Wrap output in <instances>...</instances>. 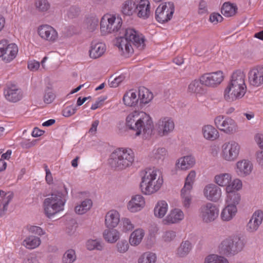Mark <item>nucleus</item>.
Wrapping results in <instances>:
<instances>
[{
	"label": "nucleus",
	"mask_w": 263,
	"mask_h": 263,
	"mask_svg": "<svg viewBox=\"0 0 263 263\" xmlns=\"http://www.w3.org/2000/svg\"><path fill=\"white\" fill-rule=\"evenodd\" d=\"M2 42L3 43V60L6 62H9L15 58L18 52L17 47L15 44L7 45V41H3Z\"/></svg>",
	"instance_id": "19"
},
{
	"label": "nucleus",
	"mask_w": 263,
	"mask_h": 263,
	"mask_svg": "<svg viewBox=\"0 0 263 263\" xmlns=\"http://www.w3.org/2000/svg\"><path fill=\"white\" fill-rule=\"evenodd\" d=\"M223 80V73L221 71L205 73L201 77V82L205 86L210 87H217Z\"/></svg>",
	"instance_id": "13"
},
{
	"label": "nucleus",
	"mask_w": 263,
	"mask_h": 263,
	"mask_svg": "<svg viewBox=\"0 0 263 263\" xmlns=\"http://www.w3.org/2000/svg\"><path fill=\"white\" fill-rule=\"evenodd\" d=\"M140 106L148 103L153 98V93L145 87H140L138 89V97Z\"/></svg>",
	"instance_id": "28"
},
{
	"label": "nucleus",
	"mask_w": 263,
	"mask_h": 263,
	"mask_svg": "<svg viewBox=\"0 0 263 263\" xmlns=\"http://www.w3.org/2000/svg\"><path fill=\"white\" fill-rule=\"evenodd\" d=\"M237 211V209L235 206L227 205L222 211L221 218L223 221H230L235 215Z\"/></svg>",
	"instance_id": "32"
},
{
	"label": "nucleus",
	"mask_w": 263,
	"mask_h": 263,
	"mask_svg": "<svg viewBox=\"0 0 263 263\" xmlns=\"http://www.w3.org/2000/svg\"><path fill=\"white\" fill-rule=\"evenodd\" d=\"M205 263H228V261L223 257L213 254L208 256L205 258Z\"/></svg>",
	"instance_id": "50"
},
{
	"label": "nucleus",
	"mask_w": 263,
	"mask_h": 263,
	"mask_svg": "<svg viewBox=\"0 0 263 263\" xmlns=\"http://www.w3.org/2000/svg\"><path fill=\"white\" fill-rule=\"evenodd\" d=\"M122 24L121 18L109 14L104 15L100 22L101 31L103 34L119 32L116 45L122 51L124 47L127 54L133 52L132 45L139 50L144 49L145 47L144 36L132 28L121 29Z\"/></svg>",
	"instance_id": "1"
},
{
	"label": "nucleus",
	"mask_w": 263,
	"mask_h": 263,
	"mask_svg": "<svg viewBox=\"0 0 263 263\" xmlns=\"http://www.w3.org/2000/svg\"><path fill=\"white\" fill-rule=\"evenodd\" d=\"M120 215L119 213L115 210L110 211L106 215L105 223L107 228L114 229L119 224Z\"/></svg>",
	"instance_id": "25"
},
{
	"label": "nucleus",
	"mask_w": 263,
	"mask_h": 263,
	"mask_svg": "<svg viewBox=\"0 0 263 263\" xmlns=\"http://www.w3.org/2000/svg\"><path fill=\"white\" fill-rule=\"evenodd\" d=\"M173 3H165L160 5L155 11V18L159 23H164L170 21L174 13Z\"/></svg>",
	"instance_id": "7"
},
{
	"label": "nucleus",
	"mask_w": 263,
	"mask_h": 263,
	"mask_svg": "<svg viewBox=\"0 0 263 263\" xmlns=\"http://www.w3.org/2000/svg\"><path fill=\"white\" fill-rule=\"evenodd\" d=\"M79 13L80 9L78 7L71 6L69 8L67 14L69 17L72 18L78 16Z\"/></svg>",
	"instance_id": "59"
},
{
	"label": "nucleus",
	"mask_w": 263,
	"mask_h": 263,
	"mask_svg": "<svg viewBox=\"0 0 263 263\" xmlns=\"http://www.w3.org/2000/svg\"><path fill=\"white\" fill-rule=\"evenodd\" d=\"M249 81L251 85L255 87L263 84V66L250 70L249 73Z\"/></svg>",
	"instance_id": "18"
},
{
	"label": "nucleus",
	"mask_w": 263,
	"mask_h": 263,
	"mask_svg": "<svg viewBox=\"0 0 263 263\" xmlns=\"http://www.w3.org/2000/svg\"><path fill=\"white\" fill-rule=\"evenodd\" d=\"M40 66V63L35 60L30 61L28 63V68L32 71H36Z\"/></svg>",
	"instance_id": "60"
},
{
	"label": "nucleus",
	"mask_w": 263,
	"mask_h": 263,
	"mask_svg": "<svg viewBox=\"0 0 263 263\" xmlns=\"http://www.w3.org/2000/svg\"><path fill=\"white\" fill-rule=\"evenodd\" d=\"M144 235V232L143 230L137 229L130 234L129 242L132 246H137L141 242Z\"/></svg>",
	"instance_id": "37"
},
{
	"label": "nucleus",
	"mask_w": 263,
	"mask_h": 263,
	"mask_svg": "<svg viewBox=\"0 0 263 263\" xmlns=\"http://www.w3.org/2000/svg\"><path fill=\"white\" fill-rule=\"evenodd\" d=\"M123 101L125 105L133 107L138 104L139 99L136 92L130 90L124 94L123 98Z\"/></svg>",
	"instance_id": "30"
},
{
	"label": "nucleus",
	"mask_w": 263,
	"mask_h": 263,
	"mask_svg": "<svg viewBox=\"0 0 263 263\" xmlns=\"http://www.w3.org/2000/svg\"><path fill=\"white\" fill-rule=\"evenodd\" d=\"M77 110V106L72 105L66 107L62 111V115L65 117H69L74 115Z\"/></svg>",
	"instance_id": "55"
},
{
	"label": "nucleus",
	"mask_w": 263,
	"mask_h": 263,
	"mask_svg": "<svg viewBox=\"0 0 263 263\" xmlns=\"http://www.w3.org/2000/svg\"><path fill=\"white\" fill-rule=\"evenodd\" d=\"M228 84L246 86L245 84V74L241 70H237L231 76V78Z\"/></svg>",
	"instance_id": "29"
},
{
	"label": "nucleus",
	"mask_w": 263,
	"mask_h": 263,
	"mask_svg": "<svg viewBox=\"0 0 263 263\" xmlns=\"http://www.w3.org/2000/svg\"><path fill=\"white\" fill-rule=\"evenodd\" d=\"M41 243L40 238L35 236H29L23 241L22 245L26 248L33 249L37 247Z\"/></svg>",
	"instance_id": "36"
},
{
	"label": "nucleus",
	"mask_w": 263,
	"mask_h": 263,
	"mask_svg": "<svg viewBox=\"0 0 263 263\" xmlns=\"http://www.w3.org/2000/svg\"><path fill=\"white\" fill-rule=\"evenodd\" d=\"M138 16L143 19L147 18L151 13L150 4L148 0H141L136 6Z\"/></svg>",
	"instance_id": "26"
},
{
	"label": "nucleus",
	"mask_w": 263,
	"mask_h": 263,
	"mask_svg": "<svg viewBox=\"0 0 263 263\" xmlns=\"http://www.w3.org/2000/svg\"><path fill=\"white\" fill-rule=\"evenodd\" d=\"M126 125L130 129L136 132V136L142 133L151 135L154 125L151 117L143 111H134L126 119Z\"/></svg>",
	"instance_id": "2"
},
{
	"label": "nucleus",
	"mask_w": 263,
	"mask_h": 263,
	"mask_svg": "<svg viewBox=\"0 0 263 263\" xmlns=\"http://www.w3.org/2000/svg\"><path fill=\"white\" fill-rule=\"evenodd\" d=\"M167 211V203L163 200L159 201L154 209V214L157 217L162 218L165 215Z\"/></svg>",
	"instance_id": "39"
},
{
	"label": "nucleus",
	"mask_w": 263,
	"mask_h": 263,
	"mask_svg": "<svg viewBox=\"0 0 263 263\" xmlns=\"http://www.w3.org/2000/svg\"><path fill=\"white\" fill-rule=\"evenodd\" d=\"M141 175L140 188L144 194H153L161 187L163 181L161 172L157 168H146L141 172Z\"/></svg>",
	"instance_id": "3"
},
{
	"label": "nucleus",
	"mask_w": 263,
	"mask_h": 263,
	"mask_svg": "<svg viewBox=\"0 0 263 263\" xmlns=\"http://www.w3.org/2000/svg\"><path fill=\"white\" fill-rule=\"evenodd\" d=\"M136 5L132 0H127L124 2L122 7V12L126 15H132L133 13L136 9Z\"/></svg>",
	"instance_id": "42"
},
{
	"label": "nucleus",
	"mask_w": 263,
	"mask_h": 263,
	"mask_svg": "<svg viewBox=\"0 0 263 263\" xmlns=\"http://www.w3.org/2000/svg\"><path fill=\"white\" fill-rule=\"evenodd\" d=\"M222 17L218 13H213L210 16V21L213 23L217 24L222 21Z\"/></svg>",
	"instance_id": "61"
},
{
	"label": "nucleus",
	"mask_w": 263,
	"mask_h": 263,
	"mask_svg": "<svg viewBox=\"0 0 263 263\" xmlns=\"http://www.w3.org/2000/svg\"><path fill=\"white\" fill-rule=\"evenodd\" d=\"M103 237L107 241L114 243L119 239L120 234L116 229L108 228L104 230Z\"/></svg>",
	"instance_id": "35"
},
{
	"label": "nucleus",
	"mask_w": 263,
	"mask_h": 263,
	"mask_svg": "<svg viewBox=\"0 0 263 263\" xmlns=\"http://www.w3.org/2000/svg\"><path fill=\"white\" fill-rule=\"evenodd\" d=\"M117 249L120 253H125L128 249L129 245L127 241L125 240L119 241L117 243Z\"/></svg>",
	"instance_id": "54"
},
{
	"label": "nucleus",
	"mask_w": 263,
	"mask_h": 263,
	"mask_svg": "<svg viewBox=\"0 0 263 263\" xmlns=\"http://www.w3.org/2000/svg\"><path fill=\"white\" fill-rule=\"evenodd\" d=\"M125 78V76L122 74L118 77L115 75H112L108 80L109 85L110 87H117L122 81H124Z\"/></svg>",
	"instance_id": "48"
},
{
	"label": "nucleus",
	"mask_w": 263,
	"mask_h": 263,
	"mask_svg": "<svg viewBox=\"0 0 263 263\" xmlns=\"http://www.w3.org/2000/svg\"><path fill=\"white\" fill-rule=\"evenodd\" d=\"M158 132L160 136H167L174 128L173 121L168 117L160 120L158 123Z\"/></svg>",
	"instance_id": "16"
},
{
	"label": "nucleus",
	"mask_w": 263,
	"mask_h": 263,
	"mask_svg": "<svg viewBox=\"0 0 263 263\" xmlns=\"http://www.w3.org/2000/svg\"><path fill=\"white\" fill-rule=\"evenodd\" d=\"M123 230L125 232L130 231L133 229L134 226L129 219L124 218L122 219Z\"/></svg>",
	"instance_id": "58"
},
{
	"label": "nucleus",
	"mask_w": 263,
	"mask_h": 263,
	"mask_svg": "<svg viewBox=\"0 0 263 263\" xmlns=\"http://www.w3.org/2000/svg\"><path fill=\"white\" fill-rule=\"evenodd\" d=\"M202 132L204 137L206 139L214 140L218 136L217 130L212 125L204 126L202 128Z\"/></svg>",
	"instance_id": "38"
},
{
	"label": "nucleus",
	"mask_w": 263,
	"mask_h": 263,
	"mask_svg": "<svg viewBox=\"0 0 263 263\" xmlns=\"http://www.w3.org/2000/svg\"><path fill=\"white\" fill-rule=\"evenodd\" d=\"M106 47L102 43L92 42L89 50V56L92 59H97L101 57L105 52Z\"/></svg>",
	"instance_id": "27"
},
{
	"label": "nucleus",
	"mask_w": 263,
	"mask_h": 263,
	"mask_svg": "<svg viewBox=\"0 0 263 263\" xmlns=\"http://www.w3.org/2000/svg\"><path fill=\"white\" fill-rule=\"evenodd\" d=\"M236 5L230 2L224 3L221 9V13L226 17H231L234 15L237 11Z\"/></svg>",
	"instance_id": "34"
},
{
	"label": "nucleus",
	"mask_w": 263,
	"mask_h": 263,
	"mask_svg": "<svg viewBox=\"0 0 263 263\" xmlns=\"http://www.w3.org/2000/svg\"><path fill=\"white\" fill-rule=\"evenodd\" d=\"M195 161L194 157L191 156H185L178 160L176 163L178 168L181 170H187L192 167L195 164Z\"/></svg>",
	"instance_id": "31"
},
{
	"label": "nucleus",
	"mask_w": 263,
	"mask_h": 263,
	"mask_svg": "<svg viewBox=\"0 0 263 263\" xmlns=\"http://www.w3.org/2000/svg\"><path fill=\"white\" fill-rule=\"evenodd\" d=\"M246 91V86L228 84L224 91V98L228 102H232L242 98Z\"/></svg>",
	"instance_id": "8"
},
{
	"label": "nucleus",
	"mask_w": 263,
	"mask_h": 263,
	"mask_svg": "<svg viewBox=\"0 0 263 263\" xmlns=\"http://www.w3.org/2000/svg\"><path fill=\"white\" fill-rule=\"evenodd\" d=\"M215 124L216 127L220 130L227 134H232L237 130V124L231 118L223 116H218L215 119Z\"/></svg>",
	"instance_id": "11"
},
{
	"label": "nucleus",
	"mask_w": 263,
	"mask_h": 263,
	"mask_svg": "<svg viewBox=\"0 0 263 263\" xmlns=\"http://www.w3.org/2000/svg\"><path fill=\"white\" fill-rule=\"evenodd\" d=\"M253 164L249 160L243 159L236 163V173L240 177L249 175L253 170Z\"/></svg>",
	"instance_id": "20"
},
{
	"label": "nucleus",
	"mask_w": 263,
	"mask_h": 263,
	"mask_svg": "<svg viewBox=\"0 0 263 263\" xmlns=\"http://www.w3.org/2000/svg\"><path fill=\"white\" fill-rule=\"evenodd\" d=\"M55 98V96L52 89L47 87L45 90L44 102L46 104L51 103Z\"/></svg>",
	"instance_id": "52"
},
{
	"label": "nucleus",
	"mask_w": 263,
	"mask_h": 263,
	"mask_svg": "<svg viewBox=\"0 0 263 263\" xmlns=\"http://www.w3.org/2000/svg\"><path fill=\"white\" fill-rule=\"evenodd\" d=\"M38 34L42 39L49 42H54L58 38L56 30L47 25L40 26L38 28Z\"/></svg>",
	"instance_id": "15"
},
{
	"label": "nucleus",
	"mask_w": 263,
	"mask_h": 263,
	"mask_svg": "<svg viewBox=\"0 0 263 263\" xmlns=\"http://www.w3.org/2000/svg\"><path fill=\"white\" fill-rule=\"evenodd\" d=\"M76 252L73 249H69L63 254V263H73L76 260Z\"/></svg>",
	"instance_id": "45"
},
{
	"label": "nucleus",
	"mask_w": 263,
	"mask_h": 263,
	"mask_svg": "<svg viewBox=\"0 0 263 263\" xmlns=\"http://www.w3.org/2000/svg\"><path fill=\"white\" fill-rule=\"evenodd\" d=\"M28 230L31 233L37 235L39 236H42L45 234V232L43 229L38 226H28L27 227Z\"/></svg>",
	"instance_id": "57"
},
{
	"label": "nucleus",
	"mask_w": 263,
	"mask_h": 263,
	"mask_svg": "<svg viewBox=\"0 0 263 263\" xmlns=\"http://www.w3.org/2000/svg\"><path fill=\"white\" fill-rule=\"evenodd\" d=\"M65 202L64 195L62 192L52 193L50 197L46 198L44 201L45 214L48 218H51L63 210Z\"/></svg>",
	"instance_id": "5"
},
{
	"label": "nucleus",
	"mask_w": 263,
	"mask_h": 263,
	"mask_svg": "<svg viewBox=\"0 0 263 263\" xmlns=\"http://www.w3.org/2000/svg\"><path fill=\"white\" fill-rule=\"evenodd\" d=\"M242 187L241 181L238 179H234L232 182L230 183L226 187L227 192H236L235 191H238Z\"/></svg>",
	"instance_id": "47"
},
{
	"label": "nucleus",
	"mask_w": 263,
	"mask_h": 263,
	"mask_svg": "<svg viewBox=\"0 0 263 263\" xmlns=\"http://www.w3.org/2000/svg\"><path fill=\"white\" fill-rule=\"evenodd\" d=\"M227 202L228 205L235 206L238 204L240 201V195L237 192H227Z\"/></svg>",
	"instance_id": "44"
},
{
	"label": "nucleus",
	"mask_w": 263,
	"mask_h": 263,
	"mask_svg": "<svg viewBox=\"0 0 263 263\" xmlns=\"http://www.w3.org/2000/svg\"><path fill=\"white\" fill-rule=\"evenodd\" d=\"M255 141L261 148H263V135L258 134L255 136Z\"/></svg>",
	"instance_id": "64"
},
{
	"label": "nucleus",
	"mask_w": 263,
	"mask_h": 263,
	"mask_svg": "<svg viewBox=\"0 0 263 263\" xmlns=\"http://www.w3.org/2000/svg\"><path fill=\"white\" fill-rule=\"evenodd\" d=\"M4 94L7 100L11 102H17L23 98V93L20 89L14 86L4 89Z\"/></svg>",
	"instance_id": "21"
},
{
	"label": "nucleus",
	"mask_w": 263,
	"mask_h": 263,
	"mask_svg": "<svg viewBox=\"0 0 263 263\" xmlns=\"http://www.w3.org/2000/svg\"><path fill=\"white\" fill-rule=\"evenodd\" d=\"M156 255L152 252H147L143 253L138 259V263H155Z\"/></svg>",
	"instance_id": "43"
},
{
	"label": "nucleus",
	"mask_w": 263,
	"mask_h": 263,
	"mask_svg": "<svg viewBox=\"0 0 263 263\" xmlns=\"http://www.w3.org/2000/svg\"><path fill=\"white\" fill-rule=\"evenodd\" d=\"M196 173L192 171L185 179L183 188L181 190V196L183 199V204L184 207L189 208L191 202L190 192L192 189V184L194 181Z\"/></svg>",
	"instance_id": "12"
},
{
	"label": "nucleus",
	"mask_w": 263,
	"mask_h": 263,
	"mask_svg": "<svg viewBox=\"0 0 263 263\" xmlns=\"http://www.w3.org/2000/svg\"><path fill=\"white\" fill-rule=\"evenodd\" d=\"M184 218L182 211L178 209L172 210L170 213L163 219L164 224H170L179 222Z\"/></svg>",
	"instance_id": "23"
},
{
	"label": "nucleus",
	"mask_w": 263,
	"mask_h": 263,
	"mask_svg": "<svg viewBox=\"0 0 263 263\" xmlns=\"http://www.w3.org/2000/svg\"><path fill=\"white\" fill-rule=\"evenodd\" d=\"M199 216L204 222L213 221L218 216L219 210L215 205L208 202L201 206L199 210Z\"/></svg>",
	"instance_id": "10"
},
{
	"label": "nucleus",
	"mask_w": 263,
	"mask_h": 263,
	"mask_svg": "<svg viewBox=\"0 0 263 263\" xmlns=\"http://www.w3.org/2000/svg\"><path fill=\"white\" fill-rule=\"evenodd\" d=\"M231 180V175L228 173H223L217 175L215 177V182L221 186H227Z\"/></svg>",
	"instance_id": "40"
},
{
	"label": "nucleus",
	"mask_w": 263,
	"mask_h": 263,
	"mask_svg": "<svg viewBox=\"0 0 263 263\" xmlns=\"http://www.w3.org/2000/svg\"><path fill=\"white\" fill-rule=\"evenodd\" d=\"M203 85L204 84L201 82L200 77L199 80H195L191 82L188 86V91L195 94L197 97H201L207 92L206 89Z\"/></svg>",
	"instance_id": "22"
},
{
	"label": "nucleus",
	"mask_w": 263,
	"mask_h": 263,
	"mask_svg": "<svg viewBox=\"0 0 263 263\" xmlns=\"http://www.w3.org/2000/svg\"><path fill=\"white\" fill-rule=\"evenodd\" d=\"M86 23L87 29L90 31H93L98 26L99 19L96 16L87 18Z\"/></svg>",
	"instance_id": "51"
},
{
	"label": "nucleus",
	"mask_w": 263,
	"mask_h": 263,
	"mask_svg": "<svg viewBox=\"0 0 263 263\" xmlns=\"http://www.w3.org/2000/svg\"><path fill=\"white\" fill-rule=\"evenodd\" d=\"M145 201L142 196L136 195L133 196L128 203V209L131 212H136L144 207Z\"/></svg>",
	"instance_id": "24"
},
{
	"label": "nucleus",
	"mask_w": 263,
	"mask_h": 263,
	"mask_svg": "<svg viewBox=\"0 0 263 263\" xmlns=\"http://www.w3.org/2000/svg\"><path fill=\"white\" fill-rule=\"evenodd\" d=\"M192 248V243L189 240L183 241L177 248L176 254L179 257H184L190 253Z\"/></svg>",
	"instance_id": "33"
},
{
	"label": "nucleus",
	"mask_w": 263,
	"mask_h": 263,
	"mask_svg": "<svg viewBox=\"0 0 263 263\" xmlns=\"http://www.w3.org/2000/svg\"><path fill=\"white\" fill-rule=\"evenodd\" d=\"M134 158V153L131 149L119 148L111 154L108 164L113 169L121 170L130 166Z\"/></svg>",
	"instance_id": "4"
},
{
	"label": "nucleus",
	"mask_w": 263,
	"mask_h": 263,
	"mask_svg": "<svg viewBox=\"0 0 263 263\" xmlns=\"http://www.w3.org/2000/svg\"><path fill=\"white\" fill-rule=\"evenodd\" d=\"M240 149L239 144L234 141L226 142L222 146V158L227 161H233L237 158Z\"/></svg>",
	"instance_id": "9"
},
{
	"label": "nucleus",
	"mask_w": 263,
	"mask_h": 263,
	"mask_svg": "<svg viewBox=\"0 0 263 263\" xmlns=\"http://www.w3.org/2000/svg\"><path fill=\"white\" fill-rule=\"evenodd\" d=\"M92 204L90 199H87L82 202L81 204L75 207L76 213L78 214H83L89 210Z\"/></svg>",
	"instance_id": "41"
},
{
	"label": "nucleus",
	"mask_w": 263,
	"mask_h": 263,
	"mask_svg": "<svg viewBox=\"0 0 263 263\" xmlns=\"http://www.w3.org/2000/svg\"><path fill=\"white\" fill-rule=\"evenodd\" d=\"M86 247L88 250H93L96 249L101 251L103 249V246L101 241L98 240H88L86 243Z\"/></svg>",
	"instance_id": "49"
},
{
	"label": "nucleus",
	"mask_w": 263,
	"mask_h": 263,
	"mask_svg": "<svg viewBox=\"0 0 263 263\" xmlns=\"http://www.w3.org/2000/svg\"><path fill=\"white\" fill-rule=\"evenodd\" d=\"M166 155V151L164 148H158L154 149L152 152V158L158 162L162 161Z\"/></svg>",
	"instance_id": "46"
},
{
	"label": "nucleus",
	"mask_w": 263,
	"mask_h": 263,
	"mask_svg": "<svg viewBox=\"0 0 263 263\" xmlns=\"http://www.w3.org/2000/svg\"><path fill=\"white\" fill-rule=\"evenodd\" d=\"M243 241L237 235L229 236L220 243L219 250L221 254L226 256H233L240 252L244 247Z\"/></svg>",
	"instance_id": "6"
},
{
	"label": "nucleus",
	"mask_w": 263,
	"mask_h": 263,
	"mask_svg": "<svg viewBox=\"0 0 263 263\" xmlns=\"http://www.w3.org/2000/svg\"><path fill=\"white\" fill-rule=\"evenodd\" d=\"M206 12V3L204 1L201 0L199 4V13L202 14Z\"/></svg>",
	"instance_id": "63"
},
{
	"label": "nucleus",
	"mask_w": 263,
	"mask_h": 263,
	"mask_svg": "<svg viewBox=\"0 0 263 263\" xmlns=\"http://www.w3.org/2000/svg\"><path fill=\"white\" fill-rule=\"evenodd\" d=\"M176 236V232L169 230L165 232L163 235L162 238L165 242H171L173 240Z\"/></svg>",
	"instance_id": "56"
},
{
	"label": "nucleus",
	"mask_w": 263,
	"mask_h": 263,
	"mask_svg": "<svg viewBox=\"0 0 263 263\" xmlns=\"http://www.w3.org/2000/svg\"><path fill=\"white\" fill-rule=\"evenodd\" d=\"M203 195L208 200L216 202L221 196V191L217 185L209 184L204 188Z\"/></svg>",
	"instance_id": "14"
},
{
	"label": "nucleus",
	"mask_w": 263,
	"mask_h": 263,
	"mask_svg": "<svg viewBox=\"0 0 263 263\" xmlns=\"http://www.w3.org/2000/svg\"><path fill=\"white\" fill-rule=\"evenodd\" d=\"M263 220V212L260 210L256 211L247 225V230L250 232L256 231Z\"/></svg>",
	"instance_id": "17"
},
{
	"label": "nucleus",
	"mask_w": 263,
	"mask_h": 263,
	"mask_svg": "<svg viewBox=\"0 0 263 263\" xmlns=\"http://www.w3.org/2000/svg\"><path fill=\"white\" fill-rule=\"evenodd\" d=\"M35 6L40 11L44 12L49 9L50 4L47 0H36Z\"/></svg>",
	"instance_id": "53"
},
{
	"label": "nucleus",
	"mask_w": 263,
	"mask_h": 263,
	"mask_svg": "<svg viewBox=\"0 0 263 263\" xmlns=\"http://www.w3.org/2000/svg\"><path fill=\"white\" fill-rule=\"evenodd\" d=\"M255 156L256 160L258 164L261 168H263V151H258L256 152Z\"/></svg>",
	"instance_id": "62"
}]
</instances>
